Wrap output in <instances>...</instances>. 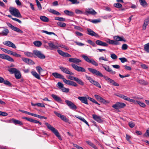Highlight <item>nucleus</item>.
Instances as JSON below:
<instances>
[{
    "instance_id": "680f3d73",
    "label": "nucleus",
    "mask_w": 149,
    "mask_h": 149,
    "mask_svg": "<svg viewBox=\"0 0 149 149\" xmlns=\"http://www.w3.org/2000/svg\"><path fill=\"white\" fill-rule=\"evenodd\" d=\"M61 90L63 92L65 93H68L69 91V89L68 88H65L64 87L61 88Z\"/></svg>"
},
{
    "instance_id": "4be33fe9",
    "label": "nucleus",
    "mask_w": 149,
    "mask_h": 149,
    "mask_svg": "<svg viewBox=\"0 0 149 149\" xmlns=\"http://www.w3.org/2000/svg\"><path fill=\"white\" fill-rule=\"evenodd\" d=\"M48 45L50 47L51 49H56L58 48L59 46L57 44H54L52 42L48 43Z\"/></svg>"
},
{
    "instance_id": "e2e57ef3",
    "label": "nucleus",
    "mask_w": 149,
    "mask_h": 149,
    "mask_svg": "<svg viewBox=\"0 0 149 149\" xmlns=\"http://www.w3.org/2000/svg\"><path fill=\"white\" fill-rule=\"evenodd\" d=\"M119 59L121 61V62L122 63H124L125 62L127 61V59L124 57L120 58H119Z\"/></svg>"
},
{
    "instance_id": "a19ab883",
    "label": "nucleus",
    "mask_w": 149,
    "mask_h": 149,
    "mask_svg": "<svg viewBox=\"0 0 149 149\" xmlns=\"http://www.w3.org/2000/svg\"><path fill=\"white\" fill-rule=\"evenodd\" d=\"M91 84H93L94 85L99 88H101V86L100 84L97 81H95L94 80L92 82V83Z\"/></svg>"
},
{
    "instance_id": "0eeeda50",
    "label": "nucleus",
    "mask_w": 149,
    "mask_h": 149,
    "mask_svg": "<svg viewBox=\"0 0 149 149\" xmlns=\"http://www.w3.org/2000/svg\"><path fill=\"white\" fill-rule=\"evenodd\" d=\"M82 57L87 62L91 63L95 66H97L98 65V63L95 61L93 59L89 58L86 56L84 55H82Z\"/></svg>"
},
{
    "instance_id": "c85d7f7f",
    "label": "nucleus",
    "mask_w": 149,
    "mask_h": 149,
    "mask_svg": "<svg viewBox=\"0 0 149 149\" xmlns=\"http://www.w3.org/2000/svg\"><path fill=\"white\" fill-rule=\"evenodd\" d=\"M51 96L57 102H61L62 101L61 98L55 95L52 94Z\"/></svg>"
},
{
    "instance_id": "de8ad7c7",
    "label": "nucleus",
    "mask_w": 149,
    "mask_h": 149,
    "mask_svg": "<svg viewBox=\"0 0 149 149\" xmlns=\"http://www.w3.org/2000/svg\"><path fill=\"white\" fill-rule=\"evenodd\" d=\"M137 103L139 104L141 107H145L146 105L145 104L142 102H140L139 101H136Z\"/></svg>"
},
{
    "instance_id": "7ed1b4c3",
    "label": "nucleus",
    "mask_w": 149,
    "mask_h": 149,
    "mask_svg": "<svg viewBox=\"0 0 149 149\" xmlns=\"http://www.w3.org/2000/svg\"><path fill=\"white\" fill-rule=\"evenodd\" d=\"M45 124L47 126V128L54 133L60 140H62L59 132L56 129L47 123H45Z\"/></svg>"
},
{
    "instance_id": "6ab92c4d",
    "label": "nucleus",
    "mask_w": 149,
    "mask_h": 149,
    "mask_svg": "<svg viewBox=\"0 0 149 149\" xmlns=\"http://www.w3.org/2000/svg\"><path fill=\"white\" fill-rule=\"evenodd\" d=\"M22 119H26V120L35 123H39L40 125H41L42 123L40 122L39 121L33 119L31 118H29L26 117H23L22 118Z\"/></svg>"
},
{
    "instance_id": "39448f33",
    "label": "nucleus",
    "mask_w": 149,
    "mask_h": 149,
    "mask_svg": "<svg viewBox=\"0 0 149 149\" xmlns=\"http://www.w3.org/2000/svg\"><path fill=\"white\" fill-rule=\"evenodd\" d=\"M8 71L12 74L14 73L15 77L17 79H20L21 77L20 72L16 68H12L8 69Z\"/></svg>"
},
{
    "instance_id": "4c0bfd02",
    "label": "nucleus",
    "mask_w": 149,
    "mask_h": 149,
    "mask_svg": "<svg viewBox=\"0 0 149 149\" xmlns=\"http://www.w3.org/2000/svg\"><path fill=\"white\" fill-rule=\"evenodd\" d=\"M34 45L36 47H40L42 44L41 42L40 41H35L33 42Z\"/></svg>"
},
{
    "instance_id": "7c9ffc66",
    "label": "nucleus",
    "mask_w": 149,
    "mask_h": 149,
    "mask_svg": "<svg viewBox=\"0 0 149 149\" xmlns=\"http://www.w3.org/2000/svg\"><path fill=\"white\" fill-rule=\"evenodd\" d=\"M75 116L77 118H78L83 122L85 123L88 126H89V125L87 122L85 120V119L81 117L80 116H77L75 115Z\"/></svg>"
},
{
    "instance_id": "20e7f679",
    "label": "nucleus",
    "mask_w": 149,
    "mask_h": 149,
    "mask_svg": "<svg viewBox=\"0 0 149 149\" xmlns=\"http://www.w3.org/2000/svg\"><path fill=\"white\" fill-rule=\"evenodd\" d=\"M9 11L12 15L16 17H21V15L19 10L13 7H11L10 8Z\"/></svg>"
},
{
    "instance_id": "bf43d9fd",
    "label": "nucleus",
    "mask_w": 149,
    "mask_h": 149,
    "mask_svg": "<svg viewBox=\"0 0 149 149\" xmlns=\"http://www.w3.org/2000/svg\"><path fill=\"white\" fill-rule=\"evenodd\" d=\"M75 12L77 14H84V12H83L81 10H79L76 9L75 10Z\"/></svg>"
},
{
    "instance_id": "9d476101",
    "label": "nucleus",
    "mask_w": 149,
    "mask_h": 149,
    "mask_svg": "<svg viewBox=\"0 0 149 149\" xmlns=\"http://www.w3.org/2000/svg\"><path fill=\"white\" fill-rule=\"evenodd\" d=\"M71 65L72 68L78 72H85V69L81 66H79L74 63H72Z\"/></svg>"
},
{
    "instance_id": "a18cd8bd",
    "label": "nucleus",
    "mask_w": 149,
    "mask_h": 149,
    "mask_svg": "<svg viewBox=\"0 0 149 149\" xmlns=\"http://www.w3.org/2000/svg\"><path fill=\"white\" fill-rule=\"evenodd\" d=\"M108 42L111 44L117 45L118 44V42L109 39Z\"/></svg>"
},
{
    "instance_id": "09e8293b",
    "label": "nucleus",
    "mask_w": 149,
    "mask_h": 149,
    "mask_svg": "<svg viewBox=\"0 0 149 149\" xmlns=\"http://www.w3.org/2000/svg\"><path fill=\"white\" fill-rule=\"evenodd\" d=\"M57 24L60 26L64 27L66 26V24L65 23L62 22H57Z\"/></svg>"
},
{
    "instance_id": "473e14b6",
    "label": "nucleus",
    "mask_w": 149,
    "mask_h": 149,
    "mask_svg": "<svg viewBox=\"0 0 149 149\" xmlns=\"http://www.w3.org/2000/svg\"><path fill=\"white\" fill-rule=\"evenodd\" d=\"M40 18L42 21L45 22H47L49 21V19L45 16H41Z\"/></svg>"
},
{
    "instance_id": "774afa93",
    "label": "nucleus",
    "mask_w": 149,
    "mask_h": 149,
    "mask_svg": "<svg viewBox=\"0 0 149 149\" xmlns=\"http://www.w3.org/2000/svg\"><path fill=\"white\" fill-rule=\"evenodd\" d=\"M128 125H129V126L131 128L133 127L135 125V124L132 122H129L128 123Z\"/></svg>"
},
{
    "instance_id": "338daca9",
    "label": "nucleus",
    "mask_w": 149,
    "mask_h": 149,
    "mask_svg": "<svg viewBox=\"0 0 149 149\" xmlns=\"http://www.w3.org/2000/svg\"><path fill=\"white\" fill-rule=\"evenodd\" d=\"M8 115V113L5 112H2L0 111V116H6Z\"/></svg>"
},
{
    "instance_id": "3c124183",
    "label": "nucleus",
    "mask_w": 149,
    "mask_h": 149,
    "mask_svg": "<svg viewBox=\"0 0 149 149\" xmlns=\"http://www.w3.org/2000/svg\"><path fill=\"white\" fill-rule=\"evenodd\" d=\"M19 111H20L22 112V113H26L27 114L29 115H31L33 116L34 115V113H31L30 112H27V111H25L22 110H19Z\"/></svg>"
},
{
    "instance_id": "ea45409f",
    "label": "nucleus",
    "mask_w": 149,
    "mask_h": 149,
    "mask_svg": "<svg viewBox=\"0 0 149 149\" xmlns=\"http://www.w3.org/2000/svg\"><path fill=\"white\" fill-rule=\"evenodd\" d=\"M36 69L39 74H41V72L44 71L41 67L39 66H37L36 67Z\"/></svg>"
},
{
    "instance_id": "69168bd1",
    "label": "nucleus",
    "mask_w": 149,
    "mask_h": 149,
    "mask_svg": "<svg viewBox=\"0 0 149 149\" xmlns=\"http://www.w3.org/2000/svg\"><path fill=\"white\" fill-rule=\"evenodd\" d=\"M4 84L8 86H10L11 85V83L8 80H4V81L3 82Z\"/></svg>"
},
{
    "instance_id": "f03ea898",
    "label": "nucleus",
    "mask_w": 149,
    "mask_h": 149,
    "mask_svg": "<svg viewBox=\"0 0 149 149\" xmlns=\"http://www.w3.org/2000/svg\"><path fill=\"white\" fill-rule=\"evenodd\" d=\"M52 75L56 78L62 79L63 82L67 85L72 86L74 87L78 86V84L74 81H72L67 80L63 76L57 72H54L52 73Z\"/></svg>"
},
{
    "instance_id": "6e6552de",
    "label": "nucleus",
    "mask_w": 149,
    "mask_h": 149,
    "mask_svg": "<svg viewBox=\"0 0 149 149\" xmlns=\"http://www.w3.org/2000/svg\"><path fill=\"white\" fill-rule=\"evenodd\" d=\"M126 106V104L122 102H117L112 106V107L115 109H118L124 108Z\"/></svg>"
},
{
    "instance_id": "0e129e2a",
    "label": "nucleus",
    "mask_w": 149,
    "mask_h": 149,
    "mask_svg": "<svg viewBox=\"0 0 149 149\" xmlns=\"http://www.w3.org/2000/svg\"><path fill=\"white\" fill-rule=\"evenodd\" d=\"M111 57L113 59H116L117 58V56L114 54H112L111 55Z\"/></svg>"
},
{
    "instance_id": "13d9d810",
    "label": "nucleus",
    "mask_w": 149,
    "mask_h": 149,
    "mask_svg": "<svg viewBox=\"0 0 149 149\" xmlns=\"http://www.w3.org/2000/svg\"><path fill=\"white\" fill-rule=\"evenodd\" d=\"M34 116L38 118H44L45 119H46L47 118L46 117H45V116H40L38 115H37L35 114H34Z\"/></svg>"
},
{
    "instance_id": "603ef678",
    "label": "nucleus",
    "mask_w": 149,
    "mask_h": 149,
    "mask_svg": "<svg viewBox=\"0 0 149 149\" xmlns=\"http://www.w3.org/2000/svg\"><path fill=\"white\" fill-rule=\"evenodd\" d=\"M36 3L37 5L38 6V9L40 10H41L42 7L40 3L38 0H36Z\"/></svg>"
},
{
    "instance_id": "393cba45",
    "label": "nucleus",
    "mask_w": 149,
    "mask_h": 149,
    "mask_svg": "<svg viewBox=\"0 0 149 149\" xmlns=\"http://www.w3.org/2000/svg\"><path fill=\"white\" fill-rule=\"evenodd\" d=\"M22 59L23 61L28 64H33L34 63V62L28 58H22Z\"/></svg>"
},
{
    "instance_id": "aec40b11",
    "label": "nucleus",
    "mask_w": 149,
    "mask_h": 149,
    "mask_svg": "<svg viewBox=\"0 0 149 149\" xmlns=\"http://www.w3.org/2000/svg\"><path fill=\"white\" fill-rule=\"evenodd\" d=\"M54 113L58 117L60 118L62 120L65 122L68 121L67 119L65 116L62 115L61 114L56 111H55L54 112Z\"/></svg>"
},
{
    "instance_id": "cd10ccee",
    "label": "nucleus",
    "mask_w": 149,
    "mask_h": 149,
    "mask_svg": "<svg viewBox=\"0 0 149 149\" xmlns=\"http://www.w3.org/2000/svg\"><path fill=\"white\" fill-rule=\"evenodd\" d=\"M113 38L115 40V41L117 42L119 41H125V40L123 37H120L118 36H115L113 37Z\"/></svg>"
},
{
    "instance_id": "49530a36",
    "label": "nucleus",
    "mask_w": 149,
    "mask_h": 149,
    "mask_svg": "<svg viewBox=\"0 0 149 149\" xmlns=\"http://www.w3.org/2000/svg\"><path fill=\"white\" fill-rule=\"evenodd\" d=\"M64 12L65 14L68 15L72 16L73 15V13L72 12L67 10H65Z\"/></svg>"
},
{
    "instance_id": "a211bd4d",
    "label": "nucleus",
    "mask_w": 149,
    "mask_h": 149,
    "mask_svg": "<svg viewBox=\"0 0 149 149\" xmlns=\"http://www.w3.org/2000/svg\"><path fill=\"white\" fill-rule=\"evenodd\" d=\"M9 122L10 123H13L15 125L18 124L20 126H22L23 125V123L21 121L13 118L9 120Z\"/></svg>"
},
{
    "instance_id": "2f4dec72",
    "label": "nucleus",
    "mask_w": 149,
    "mask_h": 149,
    "mask_svg": "<svg viewBox=\"0 0 149 149\" xmlns=\"http://www.w3.org/2000/svg\"><path fill=\"white\" fill-rule=\"evenodd\" d=\"M149 22V19H147L145 20L144 23L143 25V29L144 30L146 29V26L148 25V22Z\"/></svg>"
},
{
    "instance_id": "79ce46f5",
    "label": "nucleus",
    "mask_w": 149,
    "mask_h": 149,
    "mask_svg": "<svg viewBox=\"0 0 149 149\" xmlns=\"http://www.w3.org/2000/svg\"><path fill=\"white\" fill-rule=\"evenodd\" d=\"M24 54L26 56L29 57H33L34 54L33 53H32L28 52H24Z\"/></svg>"
},
{
    "instance_id": "2eb2a0df",
    "label": "nucleus",
    "mask_w": 149,
    "mask_h": 149,
    "mask_svg": "<svg viewBox=\"0 0 149 149\" xmlns=\"http://www.w3.org/2000/svg\"><path fill=\"white\" fill-rule=\"evenodd\" d=\"M0 58L4 59H5L10 62H13L14 60L11 57L7 55L0 54Z\"/></svg>"
},
{
    "instance_id": "4468645a",
    "label": "nucleus",
    "mask_w": 149,
    "mask_h": 149,
    "mask_svg": "<svg viewBox=\"0 0 149 149\" xmlns=\"http://www.w3.org/2000/svg\"><path fill=\"white\" fill-rule=\"evenodd\" d=\"M7 24L10 28L15 31L20 33H23V31L22 30L17 27H15L10 23L8 22L7 23Z\"/></svg>"
},
{
    "instance_id": "a878e982",
    "label": "nucleus",
    "mask_w": 149,
    "mask_h": 149,
    "mask_svg": "<svg viewBox=\"0 0 149 149\" xmlns=\"http://www.w3.org/2000/svg\"><path fill=\"white\" fill-rule=\"evenodd\" d=\"M95 43L97 45L100 46L106 47L108 45V44L106 42H103L99 40H97L95 42Z\"/></svg>"
},
{
    "instance_id": "f257e3e1",
    "label": "nucleus",
    "mask_w": 149,
    "mask_h": 149,
    "mask_svg": "<svg viewBox=\"0 0 149 149\" xmlns=\"http://www.w3.org/2000/svg\"><path fill=\"white\" fill-rule=\"evenodd\" d=\"M88 69L90 72L92 73L93 74L97 76L103 77L108 82L111 83L113 85L118 86H119V84H118L115 82L114 81L110 79L107 76H104L101 72L97 70L89 68H88Z\"/></svg>"
},
{
    "instance_id": "5701e85b",
    "label": "nucleus",
    "mask_w": 149,
    "mask_h": 149,
    "mask_svg": "<svg viewBox=\"0 0 149 149\" xmlns=\"http://www.w3.org/2000/svg\"><path fill=\"white\" fill-rule=\"evenodd\" d=\"M78 99L82 103L86 104H88V97L86 98L85 97H78Z\"/></svg>"
},
{
    "instance_id": "b1692460",
    "label": "nucleus",
    "mask_w": 149,
    "mask_h": 149,
    "mask_svg": "<svg viewBox=\"0 0 149 149\" xmlns=\"http://www.w3.org/2000/svg\"><path fill=\"white\" fill-rule=\"evenodd\" d=\"M68 61L70 62L76 64H78V63L81 62V61L80 60L77 58H69L68 59Z\"/></svg>"
},
{
    "instance_id": "bb28decb",
    "label": "nucleus",
    "mask_w": 149,
    "mask_h": 149,
    "mask_svg": "<svg viewBox=\"0 0 149 149\" xmlns=\"http://www.w3.org/2000/svg\"><path fill=\"white\" fill-rule=\"evenodd\" d=\"M92 116L93 118L98 122L101 123L102 122V120L100 116L95 114H93Z\"/></svg>"
},
{
    "instance_id": "f3484780",
    "label": "nucleus",
    "mask_w": 149,
    "mask_h": 149,
    "mask_svg": "<svg viewBox=\"0 0 149 149\" xmlns=\"http://www.w3.org/2000/svg\"><path fill=\"white\" fill-rule=\"evenodd\" d=\"M87 31L88 34L92 36H94L96 38H99V36L97 33H95L91 29H87Z\"/></svg>"
},
{
    "instance_id": "4d7b16f0",
    "label": "nucleus",
    "mask_w": 149,
    "mask_h": 149,
    "mask_svg": "<svg viewBox=\"0 0 149 149\" xmlns=\"http://www.w3.org/2000/svg\"><path fill=\"white\" fill-rule=\"evenodd\" d=\"M86 79L88 80L91 83H92V82L94 80L91 77L86 75Z\"/></svg>"
},
{
    "instance_id": "37998d69",
    "label": "nucleus",
    "mask_w": 149,
    "mask_h": 149,
    "mask_svg": "<svg viewBox=\"0 0 149 149\" xmlns=\"http://www.w3.org/2000/svg\"><path fill=\"white\" fill-rule=\"evenodd\" d=\"M144 49L147 52L149 53V43H147L144 45Z\"/></svg>"
},
{
    "instance_id": "58836bf2",
    "label": "nucleus",
    "mask_w": 149,
    "mask_h": 149,
    "mask_svg": "<svg viewBox=\"0 0 149 149\" xmlns=\"http://www.w3.org/2000/svg\"><path fill=\"white\" fill-rule=\"evenodd\" d=\"M117 95V96L127 101H128V98H129L126 96H125L124 95L121 94H119V95Z\"/></svg>"
},
{
    "instance_id": "e433bc0d",
    "label": "nucleus",
    "mask_w": 149,
    "mask_h": 149,
    "mask_svg": "<svg viewBox=\"0 0 149 149\" xmlns=\"http://www.w3.org/2000/svg\"><path fill=\"white\" fill-rule=\"evenodd\" d=\"M9 33L8 30L7 29H5L3 31H2L0 33V35L1 36H6Z\"/></svg>"
},
{
    "instance_id": "f704fd0d",
    "label": "nucleus",
    "mask_w": 149,
    "mask_h": 149,
    "mask_svg": "<svg viewBox=\"0 0 149 149\" xmlns=\"http://www.w3.org/2000/svg\"><path fill=\"white\" fill-rule=\"evenodd\" d=\"M49 11L50 13L54 15H61V14L60 13L56 11V10L54 9H50L49 10Z\"/></svg>"
},
{
    "instance_id": "c03bdc74",
    "label": "nucleus",
    "mask_w": 149,
    "mask_h": 149,
    "mask_svg": "<svg viewBox=\"0 0 149 149\" xmlns=\"http://www.w3.org/2000/svg\"><path fill=\"white\" fill-rule=\"evenodd\" d=\"M75 81L79 84L81 86H83L84 85V82L81 80L79 79L77 77Z\"/></svg>"
},
{
    "instance_id": "6e6d98bb",
    "label": "nucleus",
    "mask_w": 149,
    "mask_h": 149,
    "mask_svg": "<svg viewBox=\"0 0 149 149\" xmlns=\"http://www.w3.org/2000/svg\"><path fill=\"white\" fill-rule=\"evenodd\" d=\"M114 6L117 8H121L122 7V5L120 3H117L114 4Z\"/></svg>"
},
{
    "instance_id": "c9c22d12",
    "label": "nucleus",
    "mask_w": 149,
    "mask_h": 149,
    "mask_svg": "<svg viewBox=\"0 0 149 149\" xmlns=\"http://www.w3.org/2000/svg\"><path fill=\"white\" fill-rule=\"evenodd\" d=\"M138 82L140 84L144 85H146L148 84V83L147 81H145V80L143 79H140L138 81Z\"/></svg>"
},
{
    "instance_id": "ddd939ff",
    "label": "nucleus",
    "mask_w": 149,
    "mask_h": 149,
    "mask_svg": "<svg viewBox=\"0 0 149 149\" xmlns=\"http://www.w3.org/2000/svg\"><path fill=\"white\" fill-rule=\"evenodd\" d=\"M65 102L67 105L71 109L75 110L77 109V107L76 105L72 102L68 100H66Z\"/></svg>"
},
{
    "instance_id": "5fc2aeb1",
    "label": "nucleus",
    "mask_w": 149,
    "mask_h": 149,
    "mask_svg": "<svg viewBox=\"0 0 149 149\" xmlns=\"http://www.w3.org/2000/svg\"><path fill=\"white\" fill-rule=\"evenodd\" d=\"M143 136L146 137H149V128L146 130V133L143 134Z\"/></svg>"
},
{
    "instance_id": "423d86ee",
    "label": "nucleus",
    "mask_w": 149,
    "mask_h": 149,
    "mask_svg": "<svg viewBox=\"0 0 149 149\" xmlns=\"http://www.w3.org/2000/svg\"><path fill=\"white\" fill-rule=\"evenodd\" d=\"M0 49L4 52L7 53L10 55H12L15 57H21V55H20L17 53L15 52H13L11 50L6 49L2 48H1Z\"/></svg>"
},
{
    "instance_id": "1a4fd4ad",
    "label": "nucleus",
    "mask_w": 149,
    "mask_h": 149,
    "mask_svg": "<svg viewBox=\"0 0 149 149\" xmlns=\"http://www.w3.org/2000/svg\"><path fill=\"white\" fill-rule=\"evenodd\" d=\"M101 66L106 71L109 72L110 74H116V72L113 71L111 68H110L109 66L103 64H101Z\"/></svg>"
},
{
    "instance_id": "dca6fc26",
    "label": "nucleus",
    "mask_w": 149,
    "mask_h": 149,
    "mask_svg": "<svg viewBox=\"0 0 149 149\" xmlns=\"http://www.w3.org/2000/svg\"><path fill=\"white\" fill-rule=\"evenodd\" d=\"M59 68L64 73L70 75H74L73 72H71L69 68L64 67L62 66L59 67Z\"/></svg>"
},
{
    "instance_id": "c756f323",
    "label": "nucleus",
    "mask_w": 149,
    "mask_h": 149,
    "mask_svg": "<svg viewBox=\"0 0 149 149\" xmlns=\"http://www.w3.org/2000/svg\"><path fill=\"white\" fill-rule=\"evenodd\" d=\"M31 73L32 75L36 78L39 79H40V74H38L36 71H32L31 72Z\"/></svg>"
},
{
    "instance_id": "8fccbe9b",
    "label": "nucleus",
    "mask_w": 149,
    "mask_h": 149,
    "mask_svg": "<svg viewBox=\"0 0 149 149\" xmlns=\"http://www.w3.org/2000/svg\"><path fill=\"white\" fill-rule=\"evenodd\" d=\"M55 19L56 20L63 22L65 21V18L62 17H56L55 18Z\"/></svg>"
},
{
    "instance_id": "412c9836",
    "label": "nucleus",
    "mask_w": 149,
    "mask_h": 149,
    "mask_svg": "<svg viewBox=\"0 0 149 149\" xmlns=\"http://www.w3.org/2000/svg\"><path fill=\"white\" fill-rule=\"evenodd\" d=\"M3 43L5 45L9 47H12L14 49H15L16 48V47L15 45L10 41H6L4 43Z\"/></svg>"
},
{
    "instance_id": "864d4df0",
    "label": "nucleus",
    "mask_w": 149,
    "mask_h": 149,
    "mask_svg": "<svg viewBox=\"0 0 149 149\" xmlns=\"http://www.w3.org/2000/svg\"><path fill=\"white\" fill-rule=\"evenodd\" d=\"M71 2L73 4H77L79 3V2L77 0H67Z\"/></svg>"
},
{
    "instance_id": "052dcab7",
    "label": "nucleus",
    "mask_w": 149,
    "mask_h": 149,
    "mask_svg": "<svg viewBox=\"0 0 149 149\" xmlns=\"http://www.w3.org/2000/svg\"><path fill=\"white\" fill-rule=\"evenodd\" d=\"M128 47V45L126 44H124L122 45V49L123 50H125L127 49Z\"/></svg>"
},
{
    "instance_id": "72a5a7b5",
    "label": "nucleus",
    "mask_w": 149,
    "mask_h": 149,
    "mask_svg": "<svg viewBox=\"0 0 149 149\" xmlns=\"http://www.w3.org/2000/svg\"><path fill=\"white\" fill-rule=\"evenodd\" d=\"M140 4L143 7H145L148 5L145 0H139Z\"/></svg>"
},
{
    "instance_id": "9b49d317",
    "label": "nucleus",
    "mask_w": 149,
    "mask_h": 149,
    "mask_svg": "<svg viewBox=\"0 0 149 149\" xmlns=\"http://www.w3.org/2000/svg\"><path fill=\"white\" fill-rule=\"evenodd\" d=\"M97 12L93 10L92 8H86L85 12H84V14L86 15H95L97 14Z\"/></svg>"
},
{
    "instance_id": "f8f14e48",
    "label": "nucleus",
    "mask_w": 149,
    "mask_h": 149,
    "mask_svg": "<svg viewBox=\"0 0 149 149\" xmlns=\"http://www.w3.org/2000/svg\"><path fill=\"white\" fill-rule=\"evenodd\" d=\"M33 53L34 54L40 59H43L45 58V55L42 54L40 51L34 50L33 51Z\"/></svg>"
}]
</instances>
